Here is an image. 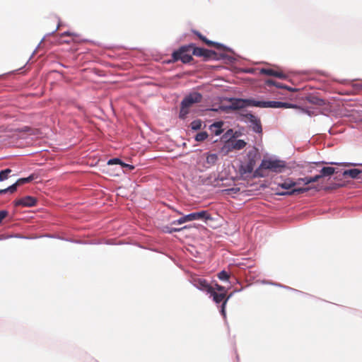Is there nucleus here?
I'll use <instances>...</instances> for the list:
<instances>
[{
  "label": "nucleus",
  "instance_id": "1",
  "mask_svg": "<svg viewBox=\"0 0 362 362\" xmlns=\"http://www.w3.org/2000/svg\"><path fill=\"white\" fill-rule=\"evenodd\" d=\"M192 54L197 57H201L204 60H217L219 59L218 54L213 50L205 49L204 47H180V49L172 54L173 62L181 61L184 64L191 62Z\"/></svg>",
  "mask_w": 362,
  "mask_h": 362
},
{
  "label": "nucleus",
  "instance_id": "2",
  "mask_svg": "<svg viewBox=\"0 0 362 362\" xmlns=\"http://www.w3.org/2000/svg\"><path fill=\"white\" fill-rule=\"evenodd\" d=\"M235 108H243L247 106H253L262 108H280V101H264L254 99H238L233 103Z\"/></svg>",
  "mask_w": 362,
  "mask_h": 362
},
{
  "label": "nucleus",
  "instance_id": "3",
  "mask_svg": "<svg viewBox=\"0 0 362 362\" xmlns=\"http://www.w3.org/2000/svg\"><path fill=\"white\" fill-rule=\"evenodd\" d=\"M259 168L279 173L284 171L286 168V163L284 160L276 159H264L262 160Z\"/></svg>",
  "mask_w": 362,
  "mask_h": 362
},
{
  "label": "nucleus",
  "instance_id": "4",
  "mask_svg": "<svg viewBox=\"0 0 362 362\" xmlns=\"http://www.w3.org/2000/svg\"><path fill=\"white\" fill-rule=\"evenodd\" d=\"M58 42L59 44H82L89 43L90 42L83 39L79 35L71 33H64L60 36Z\"/></svg>",
  "mask_w": 362,
  "mask_h": 362
},
{
  "label": "nucleus",
  "instance_id": "5",
  "mask_svg": "<svg viewBox=\"0 0 362 362\" xmlns=\"http://www.w3.org/2000/svg\"><path fill=\"white\" fill-rule=\"evenodd\" d=\"M245 122L250 124V127L255 133L261 134L262 132V127L260 119L251 113H247L245 115Z\"/></svg>",
  "mask_w": 362,
  "mask_h": 362
},
{
  "label": "nucleus",
  "instance_id": "6",
  "mask_svg": "<svg viewBox=\"0 0 362 362\" xmlns=\"http://www.w3.org/2000/svg\"><path fill=\"white\" fill-rule=\"evenodd\" d=\"M189 282L197 289L204 291L206 293L211 291L212 286H210L204 279L193 276H191Z\"/></svg>",
  "mask_w": 362,
  "mask_h": 362
},
{
  "label": "nucleus",
  "instance_id": "7",
  "mask_svg": "<svg viewBox=\"0 0 362 362\" xmlns=\"http://www.w3.org/2000/svg\"><path fill=\"white\" fill-rule=\"evenodd\" d=\"M35 176L34 175H30L27 177L20 178L15 183L12 184L11 186L1 189V194L6 193H13L16 189L17 186L23 184H25L33 181L35 179Z\"/></svg>",
  "mask_w": 362,
  "mask_h": 362
},
{
  "label": "nucleus",
  "instance_id": "8",
  "mask_svg": "<svg viewBox=\"0 0 362 362\" xmlns=\"http://www.w3.org/2000/svg\"><path fill=\"white\" fill-rule=\"evenodd\" d=\"M202 100V95L198 92H192L185 96L181 103L183 106L190 107L195 103H200Z\"/></svg>",
  "mask_w": 362,
  "mask_h": 362
},
{
  "label": "nucleus",
  "instance_id": "9",
  "mask_svg": "<svg viewBox=\"0 0 362 362\" xmlns=\"http://www.w3.org/2000/svg\"><path fill=\"white\" fill-rule=\"evenodd\" d=\"M188 221H193L195 220H211V217L207 211H200L187 214Z\"/></svg>",
  "mask_w": 362,
  "mask_h": 362
},
{
  "label": "nucleus",
  "instance_id": "10",
  "mask_svg": "<svg viewBox=\"0 0 362 362\" xmlns=\"http://www.w3.org/2000/svg\"><path fill=\"white\" fill-rule=\"evenodd\" d=\"M278 187L281 189L291 190L293 187L298 185V182L293 180L291 178H286L281 182H276Z\"/></svg>",
  "mask_w": 362,
  "mask_h": 362
},
{
  "label": "nucleus",
  "instance_id": "11",
  "mask_svg": "<svg viewBox=\"0 0 362 362\" xmlns=\"http://www.w3.org/2000/svg\"><path fill=\"white\" fill-rule=\"evenodd\" d=\"M35 204L36 199L31 196H27L16 202V205H22L28 207L33 206Z\"/></svg>",
  "mask_w": 362,
  "mask_h": 362
},
{
  "label": "nucleus",
  "instance_id": "12",
  "mask_svg": "<svg viewBox=\"0 0 362 362\" xmlns=\"http://www.w3.org/2000/svg\"><path fill=\"white\" fill-rule=\"evenodd\" d=\"M265 83L267 85V86H276V88H284V89H286L289 91H291V92H296V91H298V89L297 88H291V87H289L286 85H284L279 82H276L272 79H267L266 81H265Z\"/></svg>",
  "mask_w": 362,
  "mask_h": 362
},
{
  "label": "nucleus",
  "instance_id": "13",
  "mask_svg": "<svg viewBox=\"0 0 362 362\" xmlns=\"http://www.w3.org/2000/svg\"><path fill=\"white\" fill-rule=\"evenodd\" d=\"M246 144V142L243 139L230 140L228 141L229 147L234 150H241L245 147Z\"/></svg>",
  "mask_w": 362,
  "mask_h": 362
},
{
  "label": "nucleus",
  "instance_id": "14",
  "mask_svg": "<svg viewBox=\"0 0 362 362\" xmlns=\"http://www.w3.org/2000/svg\"><path fill=\"white\" fill-rule=\"evenodd\" d=\"M218 159V157L216 153H207L204 167L209 168L214 165L216 163Z\"/></svg>",
  "mask_w": 362,
  "mask_h": 362
},
{
  "label": "nucleus",
  "instance_id": "15",
  "mask_svg": "<svg viewBox=\"0 0 362 362\" xmlns=\"http://www.w3.org/2000/svg\"><path fill=\"white\" fill-rule=\"evenodd\" d=\"M207 294L210 295V297L213 298V300L216 303H220L221 302H223L225 299V293H218L216 291H214V287L212 286L211 292H209Z\"/></svg>",
  "mask_w": 362,
  "mask_h": 362
},
{
  "label": "nucleus",
  "instance_id": "16",
  "mask_svg": "<svg viewBox=\"0 0 362 362\" xmlns=\"http://www.w3.org/2000/svg\"><path fill=\"white\" fill-rule=\"evenodd\" d=\"M306 100L309 103L315 105L318 107H321L325 105V102L323 99L313 95H310L307 96Z\"/></svg>",
  "mask_w": 362,
  "mask_h": 362
},
{
  "label": "nucleus",
  "instance_id": "17",
  "mask_svg": "<svg viewBox=\"0 0 362 362\" xmlns=\"http://www.w3.org/2000/svg\"><path fill=\"white\" fill-rule=\"evenodd\" d=\"M223 122H216L210 125L209 129L213 134H214V135L218 136L223 132Z\"/></svg>",
  "mask_w": 362,
  "mask_h": 362
},
{
  "label": "nucleus",
  "instance_id": "18",
  "mask_svg": "<svg viewBox=\"0 0 362 362\" xmlns=\"http://www.w3.org/2000/svg\"><path fill=\"white\" fill-rule=\"evenodd\" d=\"M362 173V170L356 168L346 170L343 172L344 177L349 176L353 179L358 178L359 175Z\"/></svg>",
  "mask_w": 362,
  "mask_h": 362
},
{
  "label": "nucleus",
  "instance_id": "19",
  "mask_svg": "<svg viewBox=\"0 0 362 362\" xmlns=\"http://www.w3.org/2000/svg\"><path fill=\"white\" fill-rule=\"evenodd\" d=\"M335 173V168L333 167H323L320 170V174L317 175L319 177V180L323 177L330 176Z\"/></svg>",
  "mask_w": 362,
  "mask_h": 362
},
{
  "label": "nucleus",
  "instance_id": "20",
  "mask_svg": "<svg viewBox=\"0 0 362 362\" xmlns=\"http://www.w3.org/2000/svg\"><path fill=\"white\" fill-rule=\"evenodd\" d=\"M319 180V177L316 175L313 177H300L297 180L298 185L303 183L304 185H308L312 182H315Z\"/></svg>",
  "mask_w": 362,
  "mask_h": 362
},
{
  "label": "nucleus",
  "instance_id": "21",
  "mask_svg": "<svg viewBox=\"0 0 362 362\" xmlns=\"http://www.w3.org/2000/svg\"><path fill=\"white\" fill-rule=\"evenodd\" d=\"M302 113L307 114L309 116H315L319 114L320 110L316 107H299Z\"/></svg>",
  "mask_w": 362,
  "mask_h": 362
},
{
  "label": "nucleus",
  "instance_id": "22",
  "mask_svg": "<svg viewBox=\"0 0 362 362\" xmlns=\"http://www.w3.org/2000/svg\"><path fill=\"white\" fill-rule=\"evenodd\" d=\"M194 33L198 36V37L202 40V42L206 44L207 45H223L222 44L214 42L207 40L204 36H203L200 33L197 31H194Z\"/></svg>",
  "mask_w": 362,
  "mask_h": 362
},
{
  "label": "nucleus",
  "instance_id": "23",
  "mask_svg": "<svg viewBox=\"0 0 362 362\" xmlns=\"http://www.w3.org/2000/svg\"><path fill=\"white\" fill-rule=\"evenodd\" d=\"M233 293H231L227 297L225 296V299H224L223 302L222 303L220 312L224 318H226V306L227 302L233 296Z\"/></svg>",
  "mask_w": 362,
  "mask_h": 362
},
{
  "label": "nucleus",
  "instance_id": "24",
  "mask_svg": "<svg viewBox=\"0 0 362 362\" xmlns=\"http://www.w3.org/2000/svg\"><path fill=\"white\" fill-rule=\"evenodd\" d=\"M310 187H299V188H292L291 189V195L296 194H301L308 192Z\"/></svg>",
  "mask_w": 362,
  "mask_h": 362
},
{
  "label": "nucleus",
  "instance_id": "25",
  "mask_svg": "<svg viewBox=\"0 0 362 362\" xmlns=\"http://www.w3.org/2000/svg\"><path fill=\"white\" fill-rule=\"evenodd\" d=\"M180 106L181 107H180L179 117L181 119H185L189 113V110H188L189 107L183 106L182 104L180 105Z\"/></svg>",
  "mask_w": 362,
  "mask_h": 362
},
{
  "label": "nucleus",
  "instance_id": "26",
  "mask_svg": "<svg viewBox=\"0 0 362 362\" xmlns=\"http://www.w3.org/2000/svg\"><path fill=\"white\" fill-rule=\"evenodd\" d=\"M208 138V134L206 132H201L195 136V140L197 141H203Z\"/></svg>",
  "mask_w": 362,
  "mask_h": 362
},
{
  "label": "nucleus",
  "instance_id": "27",
  "mask_svg": "<svg viewBox=\"0 0 362 362\" xmlns=\"http://www.w3.org/2000/svg\"><path fill=\"white\" fill-rule=\"evenodd\" d=\"M190 127L193 130H199L202 127V121L200 119H196L191 122Z\"/></svg>",
  "mask_w": 362,
  "mask_h": 362
},
{
  "label": "nucleus",
  "instance_id": "28",
  "mask_svg": "<svg viewBox=\"0 0 362 362\" xmlns=\"http://www.w3.org/2000/svg\"><path fill=\"white\" fill-rule=\"evenodd\" d=\"M188 228V226H185L184 227L180 228L165 227V229H164V231L165 233H173L174 232L181 231L183 229H185V228Z\"/></svg>",
  "mask_w": 362,
  "mask_h": 362
},
{
  "label": "nucleus",
  "instance_id": "29",
  "mask_svg": "<svg viewBox=\"0 0 362 362\" xmlns=\"http://www.w3.org/2000/svg\"><path fill=\"white\" fill-rule=\"evenodd\" d=\"M187 217V215H185V216L180 217V218L173 221L171 224L172 225H178V224L180 225V224L185 223L186 222H189Z\"/></svg>",
  "mask_w": 362,
  "mask_h": 362
},
{
  "label": "nucleus",
  "instance_id": "30",
  "mask_svg": "<svg viewBox=\"0 0 362 362\" xmlns=\"http://www.w3.org/2000/svg\"><path fill=\"white\" fill-rule=\"evenodd\" d=\"M259 73L261 74L268 75V76H274L275 71L271 69H265L262 68L260 69Z\"/></svg>",
  "mask_w": 362,
  "mask_h": 362
},
{
  "label": "nucleus",
  "instance_id": "31",
  "mask_svg": "<svg viewBox=\"0 0 362 362\" xmlns=\"http://www.w3.org/2000/svg\"><path fill=\"white\" fill-rule=\"evenodd\" d=\"M218 277L221 281H227L229 279V274L225 270H223L218 274Z\"/></svg>",
  "mask_w": 362,
  "mask_h": 362
},
{
  "label": "nucleus",
  "instance_id": "32",
  "mask_svg": "<svg viewBox=\"0 0 362 362\" xmlns=\"http://www.w3.org/2000/svg\"><path fill=\"white\" fill-rule=\"evenodd\" d=\"M108 165H114V164H120L122 166L124 165V163H123L120 159L115 158L110 159L107 161Z\"/></svg>",
  "mask_w": 362,
  "mask_h": 362
},
{
  "label": "nucleus",
  "instance_id": "33",
  "mask_svg": "<svg viewBox=\"0 0 362 362\" xmlns=\"http://www.w3.org/2000/svg\"><path fill=\"white\" fill-rule=\"evenodd\" d=\"M278 187L276 189V192H275V194L276 195H279V196H291V190H286V191H279L278 189Z\"/></svg>",
  "mask_w": 362,
  "mask_h": 362
},
{
  "label": "nucleus",
  "instance_id": "34",
  "mask_svg": "<svg viewBox=\"0 0 362 362\" xmlns=\"http://www.w3.org/2000/svg\"><path fill=\"white\" fill-rule=\"evenodd\" d=\"M11 173V170L7 168L6 170H1V182L6 180L8 177V174Z\"/></svg>",
  "mask_w": 362,
  "mask_h": 362
},
{
  "label": "nucleus",
  "instance_id": "35",
  "mask_svg": "<svg viewBox=\"0 0 362 362\" xmlns=\"http://www.w3.org/2000/svg\"><path fill=\"white\" fill-rule=\"evenodd\" d=\"M297 105L280 101V108H296Z\"/></svg>",
  "mask_w": 362,
  "mask_h": 362
},
{
  "label": "nucleus",
  "instance_id": "36",
  "mask_svg": "<svg viewBox=\"0 0 362 362\" xmlns=\"http://www.w3.org/2000/svg\"><path fill=\"white\" fill-rule=\"evenodd\" d=\"M214 291H219L220 293H224L225 294L226 293V288L223 286H221L218 284H215V287H214Z\"/></svg>",
  "mask_w": 362,
  "mask_h": 362
},
{
  "label": "nucleus",
  "instance_id": "37",
  "mask_svg": "<svg viewBox=\"0 0 362 362\" xmlns=\"http://www.w3.org/2000/svg\"><path fill=\"white\" fill-rule=\"evenodd\" d=\"M352 86L356 90H362V81L358 83H352Z\"/></svg>",
  "mask_w": 362,
  "mask_h": 362
},
{
  "label": "nucleus",
  "instance_id": "38",
  "mask_svg": "<svg viewBox=\"0 0 362 362\" xmlns=\"http://www.w3.org/2000/svg\"><path fill=\"white\" fill-rule=\"evenodd\" d=\"M274 76L279 78H286V75L281 72H279L275 71Z\"/></svg>",
  "mask_w": 362,
  "mask_h": 362
},
{
  "label": "nucleus",
  "instance_id": "39",
  "mask_svg": "<svg viewBox=\"0 0 362 362\" xmlns=\"http://www.w3.org/2000/svg\"><path fill=\"white\" fill-rule=\"evenodd\" d=\"M6 137H9V136H8V135H7V134H1V144H2L3 142H5V141H6Z\"/></svg>",
  "mask_w": 362,
  "mask_h": 362
},
{
  "label": "nucleus",
  "instance_id": "40",
  "mask_svg": "<svg viewBox=\"0 0 362 362\" xmlns=\"http://www.w3.org/2000/svg\"><path fill=\"white\" fill-rule=\"evenodd\" d=\"M7 211L4 210H1V220L4 219L7 216Z\"/></svg>",
  "mask_w": 362,
  "mask_h": 362
},
{
  "label": "nucleus",
  "instance_id": "41",
  "mask_svg": "<svg viewBox=\"0 0 362 362\" xmlns=\"http://www.w3.org/2000/svg\"><path fill=\"white\" fill-rule=\"evenodd\" d=\"M345 166H349V165H353V166H355V165H357L358 164L356 163H342Z\"/></svg>",
  "mask_w": 362,
  "mask_h": 362
},
{
  "label": "nucleus",
  "instance_id": "42",
  "mask_svg": "<svg viewBox=\"0 0 362 362\" xmlns=\"http://www.w3.org/2000/svg\"><path fill=\"white\" fill-rule=\"evenodd\" d=\"M122 166H124V167H126V168H129V169H130V170H132V169H134V167L133 165H129V164H125V163H124V165H123Z\"/></svg>",
  "mask_w": 362,
  "mask_h": 362
},
{
  "label": "nucleus",
  "instance_id": "43",
  "mask_svg": "<svg viewBox=\"0 0 362 362\" xmlns=\"http://www.w3.org/2000/svg\"><path fill=\"white\" fill-rule=\"evenodd\" d=\"M13 144V141H9V142H8V143H4V146H10V145H11V144Z\"/></svg>",
  "mask_w": 362,
  "mask_h": 362
},
{
  "label": "nucleus",
  "instance_id": "44",
  "mask_svg": "<svg viewBox=\"0 0 362 362\" xmlns=\"http://www.w3.org/2000/svg\"><path fill=\"white\" fill-rule=\"evenodd\" d=\"M252 168L250 166H247V172L250 173L252 172Z\"/></svg>",
  "mask_w": 362,
  "mask_h": 362
},
{
  "label": "nucleus",
  "instance_id": "45",
  "mask_svg": "<svg viewBox=\"0 0 362 362\" xmlns=\"http://www.w3.org/2000/svg\"><path fill=\"white\" fill-rule=\"evenodd\" d=\"M330 164H332V165H340L341 163L332 162V163H330Z\"/></svg>",
  "mask_w": 362,
  "mask_h": 362
},
{
  "label": "nucleus",
  "instance_id": "46",
  "mask_svg": "<svg viewBox=\"0 0 362 362\" xmlns=\"http://www.w3.org/2000/svg\"><path fill=\"white\" fill-rule=\"evenodd\" d=\"M230 132H233V130L232 129H229L228 130L227 133L226 134H230Z\"/></svg>",
  "mask_w": 362,
  "mask_h": 362
},
{
  "label": "nucleus",
  "instance_id": "47",
  "mask_svg": "<svg viewBox=\"0 0 362 362\" xmlns=\"http://www.w3.org/2000/svg\"><path fill=\"white\" fill-rule=\"evenodd\" d=\"M43 42H44V40H42L40 42V43H39V45H41L42 43H43Z\"/></svg>",
  "mask_w": 362,
  "mask_h": 362
},
{
  "label": "nucleus",
  "instance_id": "48",
  "mask_svg": "<svg viewBox=\"0 0 362 362\" xmlns=\"http://www.w3.org/2000/svg\"><path fill=\"white\" fill-rule=\"evenodd\" d=\"M58 28H59V22L57 21V27H56V29H55V30H57V29H58Z\"/></svg>",
  "mask_w": 362,
  "mask_h": 362
},
{
  "label": "nucleus",
  "instance_id": "49",
  "mask_svg": "<svg viewBox=\"0 0 362 362\" xmlns=\"http://www.w3.org/2000/svg\"><path fill=\"white\" fill-rule=\"evenodd\" d=\"M216 47L217 48H226V47H219V46H217Z\"/></svg>",
  "mask_w": 362,
  "mask_h": 362
},
{
  "label": "nucleus",
  "instance_id": "50",
  "mask_svg": "<svg viewBox=\"0 0 362 362\" xmlns=\"http://www.w3.org/2000/svg\"><path fill=\"white\" fill-rule=\"evenodd\" d=\"M346 81V80H343V81H341L340 82L342 83H344Z\"/></svg>",
  "mask_w": 362,
  "mask_h": 362
},
{
  "label": "nucleus",
  "instance_id": "51",
  "mask_svg": "<svg viewBox=\"0 0 362 362\" xmlns=\"http://www.w3.org/2000/svg\"><path fill=\"white\" fill-rule=\"evenodd\" d=\"M4 238H4V237H3V235H1V239L2 240V239H4Z\"/></svg>",
  "mask_w": 362,
  "mask_h": 362
}]
</instances>
